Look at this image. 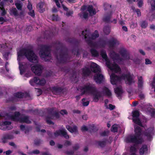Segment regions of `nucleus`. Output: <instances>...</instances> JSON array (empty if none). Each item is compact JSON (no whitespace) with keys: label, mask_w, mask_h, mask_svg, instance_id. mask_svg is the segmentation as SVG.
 <instances>
[{"label":"nucleus","mask_w":155,"mask_h":155,"mask_svg":"<svg viewBox=\"0 0 155 155\" xmlns=\"http://www.w3.org/2000/svg\"><path fill=\"white\" fill-rule=\"evenodd\" d=\"M17 60L19 64V68L21 74H23L27 71L29 67V64L21 61L26 57L30 61L36 63L38 61L37 56L34 52L30 49H21L18 51Z\"/></svg>","instance_id":"1"},{"label":"nucleus","mask_w":155,"mask_h":155,"mask_svg":"<svg viewBox=\"0 0 155 155\" xmlns=\"http://www.w3.org/2000/svg\"><path fill=\"white\" fill-rule=\"evenodd\" d=\"M120 54L122 57V59L118 58V55L114 52H112L110 54V57L113 59L114 64L111 63L107 59V54L104 51H102L101 52V54L103 58L106 61L107 66L110 69V71H109V74L111 72L115 73H119L120 71V69L116 64L115 61L119 62L120 61L122 60H126L130 59V55L124 49H121Z\"/></svg>","instance_id":"2"},{"label":"nucleus","mask_w":155,"mask_h":155,"mask_svg":"<svg viewBox=\"0 0 155 155\" xmlns=\"http://www.w3.org/2000/svg\"><path fill=\"white\" fill-rule=\"evenodd\" d=\"M81 90V94H87L92 96L94 101H97L100 98V96L97 91L94 85L90 84H87L84 85L83 87L80 89Z\"/></svg>","instance_id":"3"},{"label":"nucleus","mask_w":155,"mask_h":155,"mask_svg":"<svg viewBox=\"0 0 155 155\" xmlns=\"http://www.w3.org/2000/svg\"><path fill=\"white\" fill-rule=\"evenodd\" d=\"M135 135H130L127 137L125 141L127 143H132L136 144H140L143 141L141 136L142 134L141 129L139 127L135 126Z\"/></svg>","instance_id":"4"},{"label":"nucleus","mask_w":155,"mask_h":155,"mask_svg":"<svg viewBox=\"0 0 155 155\" xmlns=\"http://www.w3.org/2000/svg\"><path fill=\"white\" fill-rule=\"evenodd\" d=\"M110 77L111 82L113 84H119L120 81L122 80H124L126 84H130L133 81V78L128 71L123 74L120 78L117 77L114 73L111 74Z\"/></svg>","instance_id":"5"},{"label":"nucleus","mask_w":155,"mask_h":155,"mask_svg":"<svg viewBox=\"0 0 155 155\" xmlns=\"http://www.w3.org/2000/svg\"><path fill=\"white\" fill-rule=\"evenodd\" d=\"M91 69L95 73H97V75L94 76V79L97 83H100L104 79L103 76L99 74L101 69L99 66L94 63H92L91 64Z\"/></svg>","instance_id":"6"},{"label":"nucleus","mask_w":155,"mask_h":155,"mask_svg":"<svg viewBox=\"0 0 155 155\" xmlns=\"http://www.w3.org/2000/svg\"><path fill=\"white\" fill-rule=\"evenodd\" d=\"M10 118L12 120L16 121H19L21 123H30V121L28 117L26 116H20L19 112L15 113L14 116L10 117Z\"/></svg>","instance_id":"7"},{"label":"nucleus","mask_w":155,"mask_h":155,"mask_svg":"<svg viewBox=\"0 0 155 155\" xmlns=\"http://www.w3.org/2000/svg\"><path fill=\"white\" fill-rule=\"evenodd\" d=\"M39 55L41 58H43L45 61H48L51 58V54L48 48L44 46L41 50Z\"/></svg>","instance_id":"8"},{"label":"nucleus","mask_w":155,"mask_h":155,"mask_svg":"<svg viewBox=\"0 0 155 155\" xmlns=\"http://www.w3.org/2000/svg\"><path fill=\"white\" fill-rule=\"evenodd\" d=\"M45 80L43 78L35 77L30 81V83L32 86H34L35 84L40 86H43L46 84Z\"/></svg>","instance_id":"9"},{"label":"nucleus","mask_w":155,"mask_h":155,"mask_svg":"<svg viewBox=\"0 0 155 155\" xmlns=\"http://www.w3.org/2000/svg\"><path fill=\"white\" fill-rule=\"evenodd\" d=\"M32 71L36 74L38 75H40L42 70V67L38 64L33 65L31 68Z\"/></svg>","instance_id":"10"},{"label":"nucleus","mask_w":155,"mask_h":155,"mask_svg":"<svg viewBox=\"0 0 155 155\" xmlns=\"http://www.w3.org/2000/svg\"><path fill=\"white\" fill-rule=\"evenodd\" d=\"M155 133V131L153 129V127L149 128L146 132L145 135L147 139L149 140H151L153 138V135Z\"/></svg>","instance_id":"11"},{"label":"nucleus","mask_w":155,"mask_h":155,"mask_svg":"<svg viewBox=\"0 0 155 155\" xmlns=\"http://www.w3.org/2000/svg\"><path fill=\"white\" fill-rule=\"evenodd\" d=\"M139 115V113L138 110H134L132 112L133 121L136 124L139 126H141V122L138 117Z\"/></svg>","instance_id":"12"},{"label":"nucleus","mask_w":155,"mask_h":155,"mask_svg":"<svg viewBox=\"0 0 155 155\" xmlns=\"http://www.w3.org/2000/svg\"><path fill=\"white\" fill-rule=\"evenodd\" d=\"M12 127L11 125V123L9 121H5L1 123L0 125V129L3 130L11 129Z\"/></svg>","instance_id":"13"},{"label":"nucleus","mask_w":155,"mask_h":155,"mask_svg":"<svg viewBox=\"0 0 155 155\" xmlns=\"http://www.w3.org/2000/svg\"><path fill=\"white\" fill-rule=\"evenodd\" d=\"M61 134H62L66 139H68L69 138V135H68L66 130L64 129H62L61 130L57 131L54 134L55 137H57Z\"/></svg>","instance_id":"14"},{"label":"nucleus","mask_w":155,"mask_h":155,"mask_svg":"<svg viewBox=\"0 0 155 155\" xmlns=\"http://www.w3.org/2000/svg\"><path fill=\"white\" fill-rule=\"evenodd\" d=\"M139 153L140 155H147V146L146 145L142 146L140 150Z\"/></svg>","instance_id":"15"},{"label":"nucleus","mask_w":155,"mask_h":155,"mask_svg":"<svg viewBox=\"0 0 155 155\" xmlns=\"http://www.w3.org/2000/svg\"><path fill=\"white\" fill-rule=\"evenodd\" d=\"M66 128L71 133H75L77 131V127L75 125L69 126L67 125L66 126Z\"/></svg>","instance_id":"16"},{"label":"nucleus","mask_w":155,"mask_h":155,"mask_svg":"<svg viewBox=\"0 0 155 155\" xmlns=\"http://www.w3.org/2000/svg\"><path fill=\"white\" fill-rule=\"evenodd\" d=\"M114 89L115 93L117 96L118 97H121L123 92L121 87L120 86L115 88Z\"/></svg>","instance_id":"17"},{"label":"nucleus","mask_w":155,"mask_h":155,"mask_svg":"<svg viewBox=\"0 0 155 155\" xmlns=\"http://www.w3.org/2000/svg\"><path fill=\"white\" fill-rule=\"evenodd\" d=\"M137 148L136 147V146H131L130 150V154H128L127 153H124L123 154V155H136L135 153L137 152Z\"/></svg>","instance_id":"18"},{"label":"nucleus","mask_w":155,"mask_h":155,"mask_svg":"<svg viewBox=\"0 0 155 155\" xmlns=\"http://www.w3.org/2000/svg\"><path fill=\"white\" fill-rule=\"evenodd\" d=\"M10 13L11 15H14L16 18L20 17V15H19L17 12L16 9L15 8H12L10 10Z\"/></svg>","instance_id":"19"},{"label":"nucleus","mask_w":155,"mask_h":155,"mask_svg":"<svg viewBox=\"0 0 155 155\" xmlns=\"http://www.w3.org/2000/svg\"><path fill=\"white\" fill-rule=\"evenodd\" d=\"M87 9L89 12L90 15H95L96 13V11L92 6H89L87 8Z\"/></svg>","instance_id":"20"},{"label":"nucleus","mask_w":155,"mask_h":155,"mask_svg":"<svg viewBox=\"0 0 155 155\" xmlns=\"http://www.w3.org/2000/svg\"><path fill=\"white\" fill-rule=\"evenodd\" d=\"M27 7L29 11L28 12L29 14L32 17L34 16L35 14L34 10L32 9V5L30 2L28 3Z\"/></svg>","instance_id":"21"},{"label":"nucleus","mask_w":155,"mask_h":155,"mask_svg":"<svg viewBox=\"0 0 155 155\" xmlns=\"http://www.w3.org/2000/svg\"><path fill=\"white\" fill-rule=\"evenodd\" d=\"M13 137L12 136L9 135H7L4 137L1 140V142L3 143H5L7 142L8 139H11L13 138Z\"/></svg>","instance_id":"22"},{"label":"nucleus","mask_w":155,"mask_h":155,"mask_svg":"<svg viewBox=\"0 0 155 155\" xmlns=\"http://www.w3.org/2000/svg\"><path fill=\"white\" fill-rule=\"evenodd\" d=\"M103 90V92L105 95L109 97H110L111 96V93L108 88L104 87Z\"/></svg>","instance_id":"23"},{"label":"nucleus","mask_w":155,"mask_h":155,"mask_svg":"<svg viewBox=\"0 0 155 155\" xmlns=\"http://www.w3.org/2000/svg\"><path fill=\"white\" fill-rule=\"evenodd\" d=\"M43 5L44 4L41 2L39 3L37 5L38 10L40 13H42L45 11L44 9L43 8Z\"/></svg>","instance_id":"24"},{"label":"nucleus","mask_w":155,"mask_h":155,"mask_svg":"<svg viewBox=\"0 0 155 155\" xmlns=\"http://www.w3.org/2000/svg\"><path fill=\"white\" fill-rule=\"evenodd\" d=\"M82 71V74L85 76L88 75L90 72L89 69L86 68L83 69Z\"/></svg>","instance_id":"25"},{"label":"nucleus","mask_w":155,"mask_h":155,"mask_svg":"<svg viewBox=\"0 0 155 155\" xmlns=\"http://www.w3.org/2000/svg\"><path fill=\"white\" fill-rule=\"evenodd\" d=\"M148 4H150L151 7L152 9L154 10L155 9V1L154 0H148Z\"/></svg>","instance_id":"26"},{"label":"nucleus","mask_w":155,"mask_h":155,"mask_svg":"<svg viewBox=\"0 0 155 155\" xmlns=\"http://www.w3.org/2000/svg\"><path fill=\"white\" fill-rule=\"evenodd\" d=\"M143 85V79L141 77L138 78V86L139 87H141Z\"/></svg>","instance_id":"27"},{"label":"nucleus","mask_w":155,"mask_h":155,"mask_svg":"<svg viewBox=\"0 0 155 155\" xmlns=\"http://www.w3.org/2000/svg\"><path fill=\"white\" fill-rule=\"evenodd\" d=\"M80 16L83 18H86L88 16V14L86 12H82L80 14Z\"/></svg>","instance_id":"28"},{"label":"nucleus","mask_w":155,"mask_h":155,"mask_svg":"<svg viewBox=\"0 0 155 155\" xmlns=\"http://www.w3.org/2000/svg\"><path fill=\"white\" fill-rule=\"evenodd\" d=\"M91 52L92 55L94 57H97L98 55V52L96 50L94 49H91Z\"/></svg>","instance_id":"29"},{"label":"nucleus","mask_w":155,"mask_h":155,"mask_svg":"<svg viewBox=\"0 0 155 155\" xmlns=\"http://www.w3.org/2000/svg\"><path fill=\"white\" fill-rule=\"evenodd\" d=\"M49 18L53 21H58L59 19V18L57 15H54L50 16Z\"/></svg>","instance_id":"30"},{"label":"nucleus","mask_w":155,"mask_h":155,"mask_svg":"<svg viewBox=\"0 0 155 155\" xmlns=\"http://www.w3.org/2000/svg\"><path fill=\"white\" fill-rule=\"evenodd\" d=\"M118 126L117 125H113L111 128V130L112 131L115 132H117V127H118Z\"/></svg>","instance_id":"31"},{"label":"nucleus","mask_w":155,"mask_h":155,"mask_svg":"<svg viewBox=\"0 0 155 155\" xmlns=\"http://www.w3.org/2000/svg\"><path fill=\"white\" fill-rule=\"evenodd\" d=\"M59 88L55 87H53L51 88V91L54 94L57 93L59 91Z\"/></svg>","instance_id":"32"},{"label":"nucleus","mask_w":155,"mask_h":155,"mask_svg":"<svg viewBox=\"0 0 155 155\" xmlns=\"http://www.w3.org/2000/svg\"><path fill=\"white\" fill-rule=\"evenodd\" d=\"M104 33L106 35L108 34L110 32V28L108 27H105L104 28Z\"/></svg>","instance_id":"33"},{"label":"nucleus","mask_w":155,"mask_h":155,"mask_svg":"<svg viewBox=\"0 0 155 155\" xmlns=\"http://www.w3.org/2000/svg\"><path fill=\"white\" fill-rule=\"evenodd\" d=\"M23 94L21 92H18L15 94V96L18 98H21L23 97Z\"/></svg>","instance_id":"34"},{"label":"nucleus","mask_w":155,"mask_h":155,"mask_svg":"<svg viewBox=\"0 0 155 155\" xmlns=\"http://www.w3.org/2000/svg\"><path fill=\"white\" fill-rule=\"evenodd\" d=\"M3 56L4 58H5L6 60H7L8 58V57L10 54V53L9 52H3L2 53Z\"/></svg>","instance_id":"35"},{"label":"nucleus","mask_w":155,"mask_h":155,"mask_svg":"<svg viewBox=\"0 0 155 155\" xmlns=\"http://www.w3.org/2000/svg\"><path fill=\"white\" fill-rule=\"evenodd\" d=\"M85 101V99L84 98L82 99V102L83 105L84 106H87L88 105L89 102L87 101Z\"/></svg>","instance_id":"36"},{"label":"nucleus","mask_w":155,"mask_h":155,"mask_svg":"<svg viewBox=\"0 0 155 155\" xmlns=\"http://www.w3.org/2000/svg\"><path fill=\"white\" fill-rule=\"evenodd\" d=\"M98 36L99 35L97 31H95L94 33L92 35V38L93 39H94L98 37Z\"/></svg>","instance_id":"37"},{"label":"nucleus","mask_w":155,"mask_h":155,"mask_svg":"<svg viewBox=\"0 0 155 155\" xmlns=\"http://www.w3.org/2000/svg\"><path fill=\"white\" fill-rule=\"evenodd\" d=\"M111 44L114 46L116 45H118L119 44V42L116 39H114L112 40L111 42Z\"/></svg>","instance_id":"38"},{"label":"nucleus","mask_w":155,"mask_h":155,"mask_svg":"<svg viewBox=\"0 0 155 155\" xmlns=\"http://www.w3.org/2000/svg\"><path fill=\"white\" fill-rule=\"evenodd\" d=\"M106 107L107 108L111 110H113L115 107L114 106L112 105L111 104H109V105L107 106Z\"/></svg>","instance_id":"39"},{"label":"nucleus","mask_w":155,"mask_h":155,"mask_svg":"<svg viewBox=\"0 0 155 155\" xmlns=\"http://www.w3.org/2000/svg\"><path fill=\"white\" fill-rule=\"evenodd\" d=\"M147 26V23L145 21H143L141 24V26L143 28H146Z\"/></svg>","instance_id":"40"},{"label":"nucleus","mask_w":155,"mask_h":155,"mask_svg":"<svg viewBox=\"0 0 155 155\" xmlns=\"http://www.w3.org/2000/svg\"><path fill=\"white\" fill-rule=\"evenodd\" d=\"M54 0V1H55L57 6L59 7H60V5L58 2L59 1H60L61 3H62L63 2V0Z\"/></svg>","instance_id":"41"},{"label":"nucleus","mask_w":155,"mask_h":155,"mask_svg":"<svg viewBox=\"0 0 155 155\" xmlns=\"http://www.w3.org/2000/svg\"><path fill=\"white\" fill-rule=\"evenodd\" d=\"M15 5L16 6L17 8L18 9H21V8L22 5L20 3H16Z\"/></svg>","instance_id":"42"},{"label":"nucleus","mask_w":155,"mask_h":155,"mask_svg":"<svg viewBox=\"0 0 155 155\" xmlns=\"http://www.w3.org/2000/svg\"><path fill=\"white\" fill-rule=\"evenodd\" d=\"M143 5V1L142 0H139L138 3V5L139 7H141Z\"/></svg>","instance_id":"43"},{"label":"nucleus","mask_w":155,"mask_h":155,"mask_svg":"<svg viewBox=\"0 0 155 155\" xmlns=\"http://www.w3.org/2000/svg\"><path fill=\"white\" fill-rule=\"evenodd\" d=\"M36 91L38 93V95H39L41 94L42 93V91L41 89H37Z\"/></svg>","instance_id":"44"},{"label":"nucleus","mask_w":155,"mask_h":155,"mask_svg":"<svg viewBox=\"0 0 155 155\" xmlns=\"http://www.w3.org/2000/svg\"><path fill=\"white\" fill-rule=\"evenodd\" d=\"M105 143L104 141H100L99 142L98 144L101 147H103L105 144Z\"/></svg>","instance_id":"45"},{"label":"nucleus","mask_w":155,"mask_h":155,"mask_svg":"<svg viewBox=\"0 0 155 155\" xmlns=\"http://www.w3.org/2000/svg\"><path fill=\"white\" fill-rule=\"evenodd\" d=\"M60 113L62 115L66 114H67V111L64 110H61Z\"/></svg>","instance_id":"46"},{"label":"nucleus","mask_w":155,"mask_h":155,"mask_svg":"<svg viewBox=\"0 0 155 155\" xmlns=\"http://www.w3.org/2000/svg\"><path fill=\"white\" fill-rule=\"evenodd\" d=\"M87 130V127L85 126H83L81 128V130L82 131H85Z\"/></svg>","instance_id":"47"},{"label":"nucleus","mask_w":155,"mask_h":155,"mask_svg":"<svg viewBox=\"0 0 155 155\" xmlns=\"http://www.w3.org/2000/svg\"><path fill=\"white\" fill-rule=\"evenodd\" d=\"M150 113L152 115L154 116L155 114V110L153 109H151L150 111Z\"/></svg>","instance_id":"48"},{"label":"nucleus","mask_w":155,"mask_h":155,"mask_svg":"<svg viewBox=\"0 0 155 155\" xmlns=\"http://www.w3.org/2000/svg\"><path fill=\"white\" fill-rule=\"evenodd\" d=\"M151 85L152 86L155 87V77L153 78V82Z\"/></svg>","instance_id":"49"},{"label":"nucleus","mask_w":155,"mask_h":155,"mask_svg":"<svg viewBox=\"0 0 155 155\" xmlns=\"http://www.w3.org/2000/svg\"><path fill=\"white\" fill-rule=\"evenodd\" d=\"M5 21V20L2 17H0V22H1L0 24H2Z\"/></svg>","instance_id":"50"},{"label":"nucleus","mask_w":155,"mask_h":155,"mask_svg":"<svg viewBox=\"0 0 155 155\" xmlns=\"http://www.w3.org/2000/svg\"><path fill=\"white\" fill-rule=\"evenodd\" d=\"M151 61L148 59L145 60V64H150L151 63Z\"/></svg>","instance_id":"51"},{"label":"nucleus","mask_w":155,"mask_h":155,"mask_svg":"<svg viewBox=\"0 0 155 155\" xmlns=\"http://www.w3.org/2000/svg\"><path fill=\"white\" fill-rule=\"evenodd\" d=\"M137 23H132L131 25H130V27H131L132 28H134L135 27H136L137 26Z\"/></svg>","instance_id":"52"},{"label":"nucleus","mask_w":155,"mask_h":155,"mask_svg":"<svg viewBox=\"0 0 155 155\" xmlns=\"http://www.w3.org/2000/svg\"><path fill=\"white\" fill-rule=\"evenodd\" d=\"M39 153V150H34L32 153H34V154H37Z\"/></svg>","instance_id":"53"},{"label":"nucleus","mask_w":155,"mask_h":155,"mask_svg":"<svg viewBox=\"0 0 155 155\" xmlns=\"http://www.w3.org/2000/svg\"><path fill=\"white\" fill-rule=\"evenodd\" d=\"M73 14V12L72 11H70L66 13V15L67 16H69Z\"/></svg>","instance_id":"54"},{"label":"nucleus","mask_w":155,"mask_h":155,"mask_svg":"<svg viewBox=\"0 0 155 155\" xmlns=\"http://www.w3.org/2000/svg\"><path fill=\"white\" fill-rule=\"evenodd\" d=\"M87 32V31H83L82 32V35H83L84 36V38H87V36H86V33Z\"/></svg>","instance_id":"55"},{"label":"nucleus","mask_w":155,"mask_h":155,"mask_svg":"<svg viewBox=\"0 0 155 155\" xmlns=\"http://www.w3.org/2000/svg\"><path fill=\"white\" fill-rule=\"evenodd\" d=\"M136 13L137 14V15L138 16H140V15H141V12H140V11L139 10L137 9L136 11Z\"/></svg>","instance_id":"56"},{"label":"nucleus","mask_w":155,"mask_h":155,"mask_svg":"<svg viewBox=\"0 0 155 155\" xmlns=\"http://www.w3.org/2000/svg\"><path fill=\"white\" fill-rule=\"evenodd\" d=\"M67 1L70 3H74L76 2L75 0H67Z\"/></svg>","instance_id":"57"},{"label":"nucleus","mask_w":155,"mask_h":155,"mask_svg":"<svg viewBox=\"0 0 155 155\" xmlns=\"http://www.w3.org/2000/svg\"><path fill=\"white\" fill-rule=\"evenodd\" d=\"M62 7L64 10H65L66 11H68V8L67 7H66L64 5H62Z\"/></svg>","instance_id":"58"},{"label":"nucleus","mask_w":155,"mask_h":155,"mask_svg":"<svg viewBox=\"0 0 155 155\" xmlns=\"http://www.w3.org/2000/svg\"><path fill=\"white\" fill-rule=\"evenodd\" d=\"M71 144V143L70 141H66L65 143V144L66 145H69Z\"/></svg>","instance_id":"59"},{"label":"nucleus","mask_w":155,"mask_h":155,"mask_svg":"<svg viewBox=\"0 0 155 155\" xmlns=\"http://www.w3.org/2000/svg\"><path fill=\"white\" fill-rule=\"evenodd\" d=\"M150 28L151 29L154 30L155 29V26L153 25H151L150 26Z\"/></svg>","instance_id":"60"},{"label":"nucleus","mask_w":155,"mask_h":155,"mask_svg":"<svg viewBox=\"0 0 155 155\" xmlns=\"http://www.w3.org/2000/svg\"><path fill=\"white\" fill-rule=\"evenodd\" d=\"M12 152L11 151H10V150H8V151H6L5 153L6 155H9Z\"/></svg>","instance_id":"61"},{"label":"nucleus","mask_w":155,"mask_h":155,"mask_svg":"<svg viewBox=\"0 0 155 155\" xmlns=\"http://www.w3.org/2000/svg\"><path fill=\"white\" fill-rule=\"evenodd\" d=\"M51 88L50 87L48 88L46 90V91H47V92H45L46 93L47 92H48L50 91H51Z\"/></svg>","instance_id":"62"},{"label":"nucleus","mask_w":155,"mask_h":155,"mask_svg":"<svg viewBox=\"0 0 155 155\" xmlns=\"http://www.w3.org/2000/svg\"><path fill=\"white\" fill-rule=\"evenodd\" d=\"M137 104V102L136 101H134L132 103L133 105L134 106H136Z\"/></svg>","instance_id":"63"},{"label":"nucleus","mask_w":155,"mask_h":155,"mask_svg":"<svg viewBox=\"0 0 155 155\" xmlns=\"http://www.w3.org/2000/svg\"><path fill=\"white\" fill-rule=\"evenodd\" d=\"M123 29L125 31H127V29L126 27V26H123L122 27Z\"/></svg>","instance_id":"64"}]
</instances>
